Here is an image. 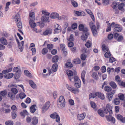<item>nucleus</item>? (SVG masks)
<instances>
[{
  "instance_id": "nucleus-33",
  "label": "nucleus",
  "mask_w": 125,
  "mask_h": 125,
  "mask_svg": "<svg viewBox=\"0 0 125 125\" xmlns=\"http://www.w3.org/2000/svg\"><path fill=\"white\" fill-rule=\"evenodd\" d=\"M97 92L95 93H90L89 96V99H90L91 98H94L96 96H97Z\"/></svg>"
},
{
  "instance_id": "nucleus-21",
  "label": "nucleus",
  "mask_w": 125,
  "mask_h": 125,
  "mask_svg": "<svg viewBox=\"0 0 125 125\" xmlns=\"http://www.w3.org/2000/svg\"><path fill=\"white\" fill-rule=\"evenodd\" d=\"M102 49L103 52H108L109 51V49L105 44H103L102 46Z\"/></svg>"
},
{
  "instance_id": "nucleus-59",
  "label": "nucleus",
  "mask_w": 125,
  "mask_h": 125,
  "mask_svg": "<svg viewBox=\"0 0 125 125\" xmlns=\"http://www.w3.org/2000/svg\"><path fill=\"white\" fill-rule=\"evenodd\" d=\"M123 37L122 35H120L119 36L117 39V41L118 42H121L123 40Z\"/></svg>"
},
{
  "instance_id": "nucleus-25",
  "label": "nucleus",
  "mask_w": 125,
  "mask_h": 125,
  "mask_svg": "<svg viewBox=\"0 0 125 125\" xmlns=\"http://www.w3.org/2000/svg\"><path fill=\"white\" fill-rule=\"evenodd\" d=\"M84 113H83L81 114H78L77 115L78 119L79 120H83L84 119L85 117L84 115Z\"/></svg>"
},
{
  "instance_id": "nucleus-37",
  "label": "nucleus",
  "mask_w": 125,
  "mask_h": 125,
  "mask_svg": "<svg viewBox=\"0 0 125 125\" xmlns=\"http://www.w3.org/2000/svg\"><path fill=\"white\" fill-rule=\"evenodd\" d=\"M71 4L74 7H78V4L74 0H72L71 1Z\"/></svg>"
},
{
  "instance_id": "nucleus-64",
  "label": "nucleus",
  "mask_w": 125,
  "mask_h": 125,
  "mask_svg": "<svg viewBox=\"0 0 125 125\" xmlns=\"http://www.w3.org/2000/svg\"><path fill=\"white\" fill-rule=\"evenodd\" d=\"M117 3L115 2H113L112 4V7L113 8H115L117 7Z\"/></svg>"
},
{
  "instance_id": "nucleus-11",
  "label": "nucleus",
  "mask_w": 125,
  "mask_h": 125,
  "mask_svg": "<svg viewBox=\"0 0 125 125\" xmlns=\"http://www.w3.org/2000/svg\"><path fill=\"white\" fill-rule=\"evenodd\" d=\"M67 74L69 76V78L70 81H72V76L73 75V72L72 71L70 70H68L66 72Z\"/></svg>"
},
{
  "instance_id": "nucleus-60",
  "label": "nucleus",
  "mask_w": 125,
  "mask_h": 125,
  "mask_svg": "<svg viewBox=\"0 0 125 125\" xmlns=\"http://www.w3.org/2000/svg\"><path fill=\"white\" fill-rule=\"evenodd\" d=\"M29 16L31 18L33 19V20H34L35 16L34 13V12H32L30 13L29 15Z\"/></svg>"
},
{
  "instance_id": "nucleus-53",
  "label": "nucleus",
  "mask_w": 125,
  "mask_h": 125,
  "mask_svg": "<svg viewBox=\"0 0 125 125\" xmlns=\"http://www.w3.org/2000/svg\"><path fill=\"white\" fill-rule=\"evenodd\" d=\"M37 24L40 27H43L44 25V23L40 21L37 22Z\"/></svg>"
},
{
  "instance_id": "nucleus-24",
  "label": "nucleus",
  "mask_w": 125,
  "mask_h": 125,
  "mask_svg": "<svg viewBox=\"0 0 125 125\" xmlns=\"http://www.w3.org/2000/svg\"><path fill=\"white\" fill-rule=\"evenodd\" d=\"M59 60V57L57 55L54 56L52 59V62L53 63H56Z\"/></svg>"
},
{
  "instance_id": "nucleus-32",
  "label": "nucleus",
  "mask_w": 125,
  "mask_h": 125,
  "mask_svg": "<svg viewBox=\"0 0 125 125\" xmlns=\"http://www.w3.org/2000/svg\"><path fill=\"white\" fill-rule=\"evenodd\" d=\"M104 90L105 91L109 92H110L112 90V89L110 86L107 85L105 87Z\"/></svg>"
},
{
  "instance_id": "nucleus-57",
  "label": "nucleus",
  "mask_w": 125,
  "mask_h": 125,
  "mask_svg": "<svg viewBox=\"0 0 125 125\" xmlns=\"http://www.w3.org/2000/svg\"><path fill=\"white\" fill-rule=\"evenodd\" d=\"M72 79L75 82H76L78 80H79V81H80V79H79L78 77L77 76H75L73 77L72 78Z\"/></svg>"
},
{
  "instance_id": "nucleus-39",
  "label": "nucleus",
  "mask_w": 125,
  "mask_h": 125,
  "mask_svg": "<svg viewBox=\"0 0 125 125\" xmlns=\"http://www.w3.org/2000/svg\"><path fill=\"white\" fill-rule=\"evenodd\" d=\"M12 70V68H10L9 69L4 70L2 71V73H9V72H10Z\"/></svg>"
},
{
  "instance_id": "nucleus-52",
  "label": "nucleus",
  "mask_w": 125,
  "mask_h": 125,
  "mask_svg": "<svg viewBox=\"0 0 125 125\" xmlns=\"http://www.w3.org/2000/svg\"><path fill=\"white\" fill-rule=\"evenodd\" d=\"M104 55V56L106 58H108L110 57L111 56V54L109 52H106Z\"/></svg>"
},
{
  "instance_id": "nucleus-46",
  "label": "nucleus",
  "mask_w": 125,
  "mask_h": 125,
  "mask_svg": "<svg viewBox=\"0 0 125 125\" xmlns=\"http://www.w3.org/2000/svg\"><path fill=\"white\" fill-rule=\"evenodd\" d=\"M26 95L24 93H20L19 95L20 98L21 99H23L25 97Z\"/></svg>"
},
{
  "instance_id": "nucleus-7",
  "label": "nucleus",
  "mask_w": 125,
  "mask_h": 125,
  "mask_svg": "<svg viewBox=\"0 0 125 125\" xmlns=\"http://www.w3.org/2000/svg\"><path fill=\"white\" fill-rule=\"evenodd\" d=\"M50 103L49 101H48L46 102L42 108V113H44L50 107Z\"/></svg>"
},
{
  "instance_id": "nucleus-43",
  "label": "nucleus",
  "mask_w": 125,
  "mask_h": 125,
  "mask_svg": "<svg viewBox=\"0 0 125 125\" xmlns=\"http://www.w3.org/2000/svg\"><path fill=\"white\" fill-rule=\"evenodd\" d=\"M7 92L6 90L1 91L0 92V94L2 96L5 97L6 96Z\"/></svg>"
},
{
  "instance_id": "nucleus-29",
  "label": "nucleus",
  "mask_w": 125,
  "mask_h": 125,
  "mask_svg": "<svg viewBox=\"0 0 125 125\" xmlns=\"http://www.w3.org/2000/svg\"><path fill=\"white\" fill-rule=\"evenodd\" d=\"M0 41L1 43L5 45H6L7 44V42L6 39L3 37L0 38Z\"/></svg>"
},
{
  "instance_id": "nucleus-45",
  "label": "nucleus",
  "mask_w": 125,
  "mask_h": 125,
  "mask_svg": "<svg viewBox=\"0 0 125 125\" xmlns=\"http://www.w3.org/2000/svg\"><path fill=\"white\" fill-rule=\"evenodd\" d=\"M122 30L121 27H119L116 28H114V31L115 32H120Z\"/></svg>"
},
{
  "instance_id": "nucleus-3",
  "label": "nucleus",
  "mask_w": 125,
  "mask_h": 125,
  "mask_svg": "<svg viewBox=\"0 0 125 125\" xmlns=\"http://www.w3.org/2000/svg\"><path fill=\"white\" fill-rule=\"evenodd\" d=\"M65 101L63 96H61L59 98V101L57 102L58 107L61 108H63L65 105Z\"/></svg>"
},
{
  "instance_id": "nucleus-55",
  "label": "nucleus",
  "mask_w": 125,
  "mask_h": 125,
  "mask_svg": "<svg viewBox=\"0 0 125 125\" xmlns=\"http://www.w3.org/2000/svg\"><path fill=\"white\" fill-rule=\"evenodd\" d=\"M6 125H13V122L11 121H6L5 122Z\"/></svg>"
},
{
  "instance_id": "nucleus-23",
  "label": "nucleus",
  "mask_w": 125,
  "mask_h": 125,
  "mask_svg": "<svg viewBox=\"0 0 125 125\" xmlns=\"http://www.w3.org/2000/svg\"><path fill=\"white\" fill-rule=\"evenodd\" d=\"M29 23L32 28H34L36 26V24L34 22V20L31 19L29 21Z\"/></svg>"
},
{
  "instance_id": "nucleus-12",
  "label": "nucleus",
  "mask_w": 125,
  "mask_h": 125,
  "mask_svg": "<svg viewBox=\"0 0 125 125\" xmlns=\"http://www.w3.org/2000/svg\"><path fill=\"white\" fill-rule=\"evenodd\" d=\"M106 118L108 121H111L114 123H115V119L114 118L110 115V114L106 116Z\"/></svg>"
},
{
  "instance_id": "nucleus-2",
  "label": "nucleus",
  "mask_w": 125,
  "mask_h": 125,
  "mask_svg": "<svg viewBox=\"0 0 125 125\" xmlns=\"http://www.w3.org/2000/svg\"><path fill=\"white\" fill-rule=\"evenodd\" d=\"M8 87L11 88V91L12 94L11 92H9L8 94V96L12 100H13L15 97L14 95L16 94V85L13 84H9Z\"/></svg>"
},
{
  "instance_id": "nucleus-19",
  "label": "nucleus",
  "mask_w": 125,
  "mask_h": 125,
  "mask_svg": "<svg viewBox=\"0 0 125 125\" xmlns=\"http://www.w3.org/2000/svg\"><path fill=\"white\" fill-rule=\"evenodd\" d=\"M35 107H36V104L33 105L30 107V111L31 113H33L35 112L36 110Z\"/></svg>"
},
{
  "instance_id": "nucleus-36",
  "label": "nucleus",
  "mask_w": 125,
  "mask_h": 125,
  "mask_svg": "<svg viewBox=\"0 0 125 125\" xmlns=\"http://www.w3.org/2000/svg\"><path fill=\"white\" fill-rule=\"evenodd\" d=\"M65 66L68 68H70L73 67V64L70 62H68L65 64Z\"/></svg>"
},
{
  "instance_id": "nucleus-4",
  "label": "nucleus",
  "mask_w": 125,
  "mask_h": 125,
  "mask_svg": "<svg viewBox=\"0 0 125 125\" xmlns=\"http://www.w3.org/2000/svg\"><path fill=\"white\" fill-rule=\"evenodd\" d=\"M89 25L94 36H96L97 35V32L95 26L92 21L90 22Z\"/></svg>"
},
{
  "instance_id": "nucleus-20",
  "label": "nucleus",
  "mask_w": 125,
  "mask_h": 125,
  "mask_svg": "<svg viewBox=\"0 0 125 125\" xmlns=\"http://www.w3.org/2000/svg\"><path fill=\"white\" fill-rule=\"evenodd\" d=\"M41 20L42 21L45 22H49V17L45 16H43L41 18Z\"/></svg>"
},
{
  "instance_id": "nucleus-42",
  "label": "nucleus",
  "mask_w": 125,
  "mask_h": 125,
  "mask_svg": "<svg viewBox=\"0 0 125 125\" xmlns=\"http://www.w3.org/2000/svg\"><path fill=\"white\" fill-rule=\"evenodd\" d=\"M85 45L87 48H89L91 46V42L90 41H88L85 44Z\"/></svg>"
},
{
  "instance_id": "nucleus-62",
  "label": "nucleus",
  "mask_w": 125,
  "mask_h": 125,
  "mask_svg": "<svg viewBox=\"0 0 125 125\" xmlns=\"http://www.w3.org/2000/svg\"><path fill=\"white\" fill-rule=\"evenodd\" d=\"M124 95L123 94H122L120 95H119L118 96L119 97L118 98L119 99V100L122 101L124 100Z\"/></svg>"
},
{
  "instance_id": "nucleus-17",
  "label": "nucleus",
  "mask_w": 125,
  "mask_h": 125,
  "mask_svg": "<svg viewBox=\"0 0 125 125\" xmlns=\"http://www.w3.org/2000/svg\"><path fill=\"white\" fill-rule=\"evenodd\" d=\"M55 27H57V28L54 29V31L55 33H58L60 32H61V29L60 26L58 24H57L55 26Z\"/></svg>"
},
{
  "instance_id": "nucleus-58",
  "label": "nucleus",
  "mask_w": 125,
  "mask_h": 125,
  "mask_svg": "<svg viewBox=\"0 0 125 125\" xmlns=\"http://www.w3.org/2000/svg\"><path fill=\"white\" fill-rule=\"evenodd\" d=\"M66 86L68 89L71 92L73 91V88L71 85H69L68 84H67L66 85Z\"/></svg>"
},
{
  "instance_id": "nucleus-26",
  "label": "nucleus",
  "mask_w": 125,
  "mask_h": 125,
  "mask_svg": "<svg viewBox=\"0 0 125 125\" xmlns=\"http://www.w3.org/2000/svg\"><path fill=\"white\" fill-rule=\"evenodd\" d=\"M13 75V73H10L5 74L4 75V77L6 79H10L12 77Z\"/></svg>"
},
{
  "instance_id": "nucleus-63",
  "label": "nucleus",
  "mask_w": 125,
  "mask_h": 125,
  "mask_svg": "<svg viewBox=\"0 0 125 125\" xmlns=\"http://www.w3.org/2000/svg\"><path fill=\"white\" fill-rule=\"evenodd\" d=\"M42 12L43 14L46 16H48L50 14V13L48 12L46 10H43Z\"/></svg>"
},
{
  "instance_id": "nucleus-49",
  "label": "nucleus",
  "mask_w": 125,
  "mask_h": 125,
  "mask_svg": "<svg viewBox=\"0 0 125 125\" xmlns=\"http://www.w3.org/2000/svg\"><path fill=\"white\" fill-rule=\"evenodd\" d=\"M98 113L99 115L102 117H104V114L103 111L101 110H99L98 111Z\"/></svg>"
},
{
  "instance_id": "nucleus-61",
  "label": "nucleus",
  "mask_w": 125,
  "mask_h": 125,
  "mask_svg": "<svg viewBox=\"0 0 125 125\" xmlns=\"http://www.w3.org/2000/svg\"><path fill=\"white\" fill-rule=\"evenodd\" d=\"M86 57V55L85 54L83 53L82 54L81 56V58L82 60H84Z\"/></svg>"
},
{
  "instance_id": "nucleus-38",
  "label": "nucleus",
  "mask_w": 125,
  "mask_h": 125,
  "mask_svg": "<svg viewBox=\"0 0 125 125\" xmlns=\"http://www.w3.org/2000/svg\"><path fill=\"white\" fill-rule=\"evenodd\" d=\"M92 76L94 79L97 80L98 79L97 74L95 72H94L92 75Z\"/></svg>"
},
{
  "instance_id": "nucleus-34",
  "label": "nucleus",
  "mask_w": 125,
  "mask_h": 125,
  "mask_svg": "<svg viewBox=\"0 0 125 125\" xmlns=\"http://www.w3.org/2000/svg\"><path fill=\"white\" fill-rule=\"evenodd\" d=\"M115 81L118 83V84H120V83L121 82L120 76L117 75L115 77Z\"/></svg>"
},
{
  "instance_id": "nucleus-6",
  "label": "nucleus",
  "mask_w": 125,
  "mask_h": 125,
  "mask_svg": "<svg viewBox=\"0 0 125 125\" xmlns=\"http://www.w3.org/2000/svg\"><path fill=\"white\" fill-rule=\"evenodd\" d=\"M50 117L53 119L56 118V121L57 122L59 123L60 120V118L59 116L56 112H54L51 114L50 115Z\"/></svg>"
},
{
  "instance_id": "nucleus-1",
  "label": "nucleus",
  "mask_w": 125,
  "mask_h": 125,
  "mask_svg": "<svg viewBox=\"0 0 125 125\" xmlns=\"http://www.w3.org/2000/svg\"><path fill=\"white\" fill-rule=\"evenodd\" d=\"M79 30L82 31L83 33L81 37V39L83 41H86L88 36L90 34L88 32V29L87 27H84L83 24H80L79 26Z\"/></svg>"
},
{
  "instance_id": "nucleus-8",
  "label": "nucleus",
  "mask_w": 125,
  "mask_h": 125,
  "mask_svg": "<svg viewBox=\"0 0 125 125\" xmlns=\"http://www.w3.org/2000/svg\"><path fill=\"white\" fill-rule=\"evenodd\" d=\"M115 90H114L110 92L107 93V95L109 101H110L112 100L114 94L115 93Z\"/></svg>"
},
{
  "instance_id": "nucleus-31",
  "label": "nucleus",
  "mask_w": 125,
  "mask_h": 125,
  "mask_svg": "<svg viewBox=\"0 0 125 125\" xmlns=\"http://www.w3.org/2000/svg\"><path fill=\"white\" fill-rule=\"evenodd\" d=\"M20 114L22 116L24 117L25 116V114L27 115H28L29 114L28 112L26 110H24L23 112H21L20 113Z\"/></svg>"
},
{
  "instance_id": "nucleus-47",
  "label": "nucleus",
  "mask_w": 125,
  "mask_h": 125,
  "mask_svg": "<svg viewBox=\"0 0 125 125\" xmlns=\"http://www.w3.org/2000/svg\"><path fill=\"white\" fill-rule=\"evenodd\" d=\"M47 48L49 50H51L53 48V45L51 44L50 43L48 44L47 45Z\"/></svg>"
},
{
  "instance_id": "nucleus-30",
  "label": "nucleus",
  "mask_w": 125,
  "mask_h": 125,
  "mask_svg": "<svg viewBox=\"0 0 125 125\" xmlns=\"http://www.w3.org/2000/svg\"><path fill=\"white\" fill-rule=\"evenodd\" d=\"M120 101L118 98H116L114 100V104L116 105H118L120 103Z\"/></svg>"
},
{
  "instance_id": "nucleus-28",
  "label": "nucleus",
  "mask_w": 125,
  "mask_h": 125,
  "mask_svg": "<svg viewBox=\"0 0 125 125\" xmlns=\"http://www.w3.org/2000/svg\"><path fill=\"white\" fill-rule=\"evenodd\" d=\"M32 123L34 125H36L38 122V119L37 117H35L32 119Z\"/></svg>"
},
{
  "instance_id": "nucleus-44",
  "label": "nucleus",
  "mask_w": 125,
  "mask_h": 125,
  "mask_svg": "<svg viewBox=\"0 0 125 125\" xmlns=\"http://www.w3.org/2000/svg\"><path fill=\"white\" fill-rule=\"evenodd\" d=\"M125 6V4L123 3L119 4L118 6V9L120 10L123 9V7Z\"/></svg>"
},
{
  "instance_id": "nucleus-27",
  "label": "nucleus",
  "mask_w": 125,
  "mask_h": 125,
  "mask_svg": "<svg viewBox=\"0 0 125 125\" xmlns=\"http://www.w3.org/2000/svg\"><path fill=\"white\" fill-rule=\"evenodd\" d=\"M58 68L57 64L55 63L53 64L52 66V71L55 72L56 71Z\"/></svg>"
},
{
  "instance_id": "nucleus-13",
  "label": "nucleus",
  "mask_w": 125,
  "mask_h": 125,
  "mask_svg": "<svg viewBox=\"0 0 125 125\" xmlns=\"http://www.w3.org/2000/svg\"><path fill=\"white\" fill-rule=\"evenodd\" d=\"M74 12L78 16H84L85 15V13L83 11H80L75 10L74 11Z\"/></svg>"
},
{
  "instance_id": "nucleus-16",
  "label": "nucleus",
  "mask_w": 125,
  "mask_h": 125,
  "mask_svg": "<svg viewBox=\"0 0 125 125\" xmlns=\"http://www.w3.org/2000/svg\"><path fill=\"white\" fill-rule=\"evenodd\" d=\"M117 119L120 120L122 122H125V117H123L122 116L120 115H118L117 116Z\"/></svg>"
},
{
  "instance_id": "nucleus-14",
  "label": "nucleus",
  "mask_w": 125,
  "mask_h": 125,
  "mask_svg": "<svg viewBox=\"0 0 125 125\" xmlns=\"http://www.w3.org/2000/svg\"><path fill=\"white\" fill-rule=\"evenodd\" d=\"M109 85L113 89H116L117 87V86L116 83L114 81H111L109 83Z\"/></svg>"
},
{
  "instance_id": "nucleus-41",
  "label": "nucleus",
  "mask_w": 125,
  "mask_h": 125,
  "mask_svg": "<svg viewBox=\"0 0 125 125\" xmlns=\"http://www.w3.org/2000/svg\"><path fill=\"white\" fill-rule=\"evenodd\" d=\"M24 73L25 75L29 77L31 76V74L27 70H25L24 72Z\"/></svg>"
},
{
  "instance_id": "nucleus-50",
  "label": "nucleus",
  "mask_w": 125,
  "mask_h": 125,
  "mask_svg": "<svg viewBox=\"0 0 125 125\" xmlns=\"http://www.w3.org/2000/svg\"><path fill=\"white\" fill-rule=\"evenodd\" d=\"M51 31L47 30L43 32V34L44 35H46L49 34H51Z\"/></svg>"
},
{
  "instance_id": "nucleus-40",
  "label": "nucleus",
  "mask_w": 125,
  "mask_h": 125,
  "mask_svg": "<svg viewBox=\"0 0 125 125\" xmlns=\"http://www.w3.org/2000/svg\"><path fill=\"white\" fill-rule=\"evenodd\" d=\"M12 70V68H10L9 69L4 70L2 71V73H9V72H10Z\"/></svg>"
},
{
  "instance_id": "nucleus-54",
  "label": "nucleus",
  "mask_w": 125,
  "mask_h": 125,
  "mask_svg": "<svg viewBox=\"0 0 125 125\" xmlns=\"http://www.w3.org/2000/svg\"><path fill=\"white\" fill-rule=\"evenodd\" d=\"M79 83H75L74 85L76 87L79 88L80 87L81 85V82H79Z\"/></svg>"
},
{
  "instance_id": "nucleus-10",
  "label": "nucleus",
  "mask_w": 125,
  "mask_h": 125,
  "mask_svg": "<svg viewBox=\"0 0 125 125\" xmlns=\"http://www.w3.org/2000/svg\"><path fill=\"white\" fill-rule=\"evenodd\" d=\"M106 107L108 112L106 111V109H104V113L106 114H107L108 112L110 114H112V106L108 104H107L106 106Z\"/></svg>"
},
{
  "instance_id": "nucleus-56",
  "label": "nucleus",
  "mask_w": 125,
  "mask_h": 125,
  "mask_svg": "<svg viewBox=\"0 0 125 125\" xmlns=\"http://www.w3.org/2000/svg\"><path fill=\"white\" fill-rule=\"evenodd\" d=\"M21 72V69L19 66L16 67V80L17 79V72Z\"/></svg>"
},
{
  "instance_id": "nucleus-51",
  "label": "nucleus",
  "mask_w": 125,
  "mask_h": 125,
  "mask_svg": "<svg viewBox=\"0 0 125 125\" xmlns=\"http://www.w3.org/2000/svg\"><path fill=\"white\" fill-rule=\"evenodd\" d=\"M90 104L91 107L94 108H95L96 107V105L95 104L93 101H91Z\"/></svg>"
},
{
  "instance_id": "nucleus-35",
  "label": "nucleus",
  "mask_w": 125,
  "mask_h": 125,
  "mask_svg": "<svg viewBox=\"0 0 125 125\" xmlns=\"http://www.w3.org/2000/svg\"><path fill=\"white\" fill-rule=\"evenodd\" d=\"M48 52V50L47 48H43L42 51V53L43 55L46 54Z\"/></svg>"
},
{
  "instance_id": "nucleus-18",
  "label": "nucleus",
  "mask_w": 125,
  "mask_h": 125,
  "mask_svg": "<svg viewBox=\"0 0 125 125\" xmlns=\"http://www.w3.org/2000/svg\"><path fill=\"white\" fill-rule=\"evenodd\" d=\"M59 16V15L56 12L52 13L51 14L50 17L52 19L57 18Z\"/></svg>"
},
{
  "instance_id": "nucleus-5",
  "label": "nucleus",
  "mask_w": 125,
  "mask_h": 125,
  "mask_svg": "<svg viewBox=\"0 0 125 125\" xmlns=\"http://www.w3.org/2000/svg\"><path fill=\"white\" fill-rule=\"evenodd\" d=\"M16 21L18 22L17 25V27L19 29H21L22 28V25L21 22V21L20 14L18 13L16 15Z\"/></svg>"
},
{
  "instance_id": "nucleus-9",
  "label": "nucleus",
  "mask_w": 125,
  "mask_h": 125,
  "mask_svg": "<svg viewBox=\"0 0 125 125\" xmlns=\"http://www.w3.org/2000/svg\"><path fill=\"white\" fill-rule=\"evenodd\" d=\"M16 41L18 45V47L19 49L20 50L21 52H22L23 49V46H24V41H22L20 44L19 42V40L16 38Z\"/></svg>"
},
{
  "instance_id": "nucleus-22",
  "label": "nucleus",
  "mask_w": 125,
  "mask_h": 125,
  "mask_svg": "<svg viewBox=\"0 0 125 125\" xmlns=\"http://www.w3.org/2000/svg\"><path fill=\"white\" fill-rule=\"evenodd\" d=\"M97 96L98 97L102 100H104V94L100 92H97Z\"/></svg>"
},
{
  "instance_id": "nucleus-15",
  "label": "nucleus",
  "mask_w": 125,
  "mask_h": 125,
  "mask_svg": "<svg viewBox=\"0 0 125 125\" xmlns=\"http://www.w3.org/2000/svg\"><path fill=\"white\" fill-rule=\"evenodd\" d=\"M86 74V72L84 71H83L81 73V78L82 79V80L83 83L84 84H85V80L84 79V78Z\"/></svg>"
},
{
  "instance_id": "nucleus-48",
  "label": "nucleus",
  "mask_w": 125,
  "mask_h": 125,
  "mask_svg": "<svg viewBox=\"0 0 125 125\" xmlns=\"http://www.w3.org/2000/svg\"><path fill=\"white\" fill-rule=\"evenodd\" d=\"M109 3V0H102V3L104 5L108 4Z\"/></svg>"
}]
</instances>
